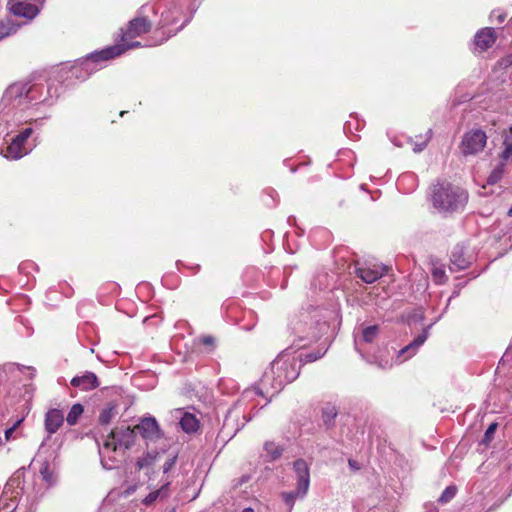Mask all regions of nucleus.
Instances as JSON below:
<instances>
[{"mask_svg":"<svg viewBox=\"0 0 512 512\" xmlns=\"http://www.w3.org/2000/svg\"><path fill=\"white\" fill-rule=\"evenodd\" d=\"M136 439L134 429L126 425L113 428L99 446L101 465L107 470L116 467L119 462L118 455L130 449Z\"/></svg>","mask_w":512,"mask_h":512,"instance_id":"obj_5","label":"nucleus"},{"mask_svg":"<svg viewBox=\"0 0 512 512\" xmlns=\"http://www.w3.org/2000/svg\"><path fill=\"white\" fill-rule=\"evenodd\" d=\"M264 450L270 457V460H276L281 457L283 449L276 445L274 442H266L264 444Z\"/></svg>","mask_w":512,"mask_h":512,"instance_id":"obj_26","label":"nucleus"},{"mask_svg":"<svg viewBox=\"0 0 512 512\" xmlns=\"http://www.w3.org/2000/svg\"><path fill=\"white\" fill-rule=\"evenodd\" d=\"M51 87L41 83L15 82L8 86L0 101V133L9 134L27 120L22 113L34 106L51 105Z\"/></svg>","mask_w":512,"mask_h":512,"instance_id":"obj_1","label":"nucleus"},{"mask_svg":"<svg viewBox=\"0 0 512 512\" xmlns=\"http://www.w3.org/2000/svg\"><path fill=\"white\" fill-rule=\"evenodd\" d=\"M496 41V33L493 28H483L479 30L474 37L475 49L479 52L486 51Z\"/></svg>","mask_w":512,"mask_h":512,"instance_id":"obj_16","label":"nucleus"},{"mask_svg":"<svg viewBox=\"0 0 512 512\" xmlns=\"http://www.w3.org/2000/svg\"><path fill=\"white\" fill-rule=\"evenodd\" d=\"M257 396H263V390L258 387H251L243 391L240 402L247 403Z\"/></svg>","mask_w":512,"mask_h":512,"instance_id":"obj_27","label":"nucleus"},{"mask_svg":"<svg viewBox=\"0 0 512 512\" xmlns=\"http://www.w3.org/2000/svg\"><path fill=\"white\" fill-rule=\"evenodd\" d=\"M503 150L500 154L502 163L512 158V127L510 128L509 134H506L503 139Z\"/></svg>","mask_w":512,"mask_h":512,"instance_id":"obj_23","label":"nucleus"},{"mask_svg":"<svg viewBox=\"0 0 512 512\" xmlns=\"http://www.w3.org/2000/svg\"><path fill=\"white\" fill-rule=\"evenodd\" d=\"M122 53L123 49L121 46H109L100 51L92 52L85 58L78 60L72 66L71 73L77 79L84 80L92 73L101 69L106 61L120 56Z\"/></svg>","mask_w":512,"mask_h":512,"instance_id":"obj_8","label":"nucleus"},{"mask_svg":"<svg viewBox=\"0 0 512 512\" xmlns=\"http://www.w3.org/2000/svg\"><path fill=\"white\" fill-rule=\"evenodd\" d=\"M32 133V128H25L12 139L9 145L1 149V154L10 160H18L27 155L31 151V148L27 147V140Z\"/></svg>","mask_w":512,"mask_h":512,"instance_id":"obj_9","label":"nucleus"},{"mask_svg":"<svg viewBox=\"0 0 512 512\" xmlns=\"http://www.w3.org/2000/svg\"><path fill=\"white\" fill-rule=\"evenodd\" d=\"M379 333V326L372 325L368 326L362 329L361 331V339L358 340L355 339V348L361 352V349L359 348L360 342L363 341L365 343H372L378 336Z\"/></svg>","mask_w":512,"mask_h":512,"instance_id":"obj_21","label":"nucleus"},{"mask_svg":"<svg viewBox=\"0 0 512 512\" xmlns=\"http://www.w3.org/2000/svg\"><path fill=\"white\" fill-rule=\"evenodd\" d=\"M487 142L486 133L481 129H472L465 133L461 147L464 155H474L481 152Z\"/></svg>","mask_w":512,"mask_h":512,"instance_id":"obj_10","label":"nucleus"},{"mask_svg":"<svg viewBox=\"0 0 512 512\" xmlns=\"http://www.w3.org/2000/svg\"><path fill=\"white\" fill-rule=\"evenodd\" d=\"M64 422V414L59 409H50L45 414V430L48 433V438L56 433Z\"/></svg>","mask_w":512,"mask_h":512,"instance_id":"obj_17","label":"nucleus"},{"mask_svg":"<svg viewBox=\"0 0 512 512\" xmlns=\"http://www.w3.org/2000/svg\"><path fill=\"white\" fill-rule=\"evenodd\" d=\"M456 491H457V489L455 486L446 487L445 490L442 492L441 496L439 497L438 501L440 503L449 502L456 495Z\"/></svg>","mask_w":512,"mask_h":512,"instance_id":"obj_34","label":"nucleus"},{"mask_svg":"<svg viewBox=\"0 0 512 512\" xmlns=\"http://www.w3.org/2000/svg\"><path fill=\"white\" fill-rule=\"evenodd\" d=\"M509 215H512V207L510 208L509 212H508Z\"/></svg>","mask_w":512,"mask_h":512,"instance_id":"obj_46","label":"nucleus"},{"mask_svg":"<svg viewBox=\"0 0 512 512\" xmlns=\"http://www.w3.org/2000/svg\"><path fill=\"white\" fill-rule=\"evenodd\" d=\"M323 355H324V353H320V352L307 353V354H299L298 356H296V358L298 359V364H300L301 362L310 363V362H314L317 359L321 358Z\"/></svg>","mask_w":512,"mask_h":512,"instance_id":"obj_36","label":"nucleus"},{"mask_svg":"<svg viewBox=\"0 0 512 512\" xmlns=\"http://www.w3.org/2000/svg\"><path fill=\"white\" fill-rule=\"evenodd\" d=\"M16 30L17 29L14 25H11L9 23H7V24L1 23L0 24V41L2 39H4L5 37H8L11 34L15 33Z\"/></svg>","mask_w":512,"mask_h":512,"instance_id":"obj_37","label":"nucleus"},{"mask_svg":"<svg viewBox=\"0 0 512 512\" xmlns=\"http://www.w3.org/2000/svg\"><path fill=\"white\" fill-rule=\"evenodd\" d=\"M429 328L430 326L424 329L422 333L419 334L411 343H409L408 345H406L405 347L398 351L396 356L397 363H402L403 361L411 358L413 355L416 354L419 347L422 346L424 342L427 340Z\"/></svg>","mask_w":512,"mask_h":512,"instance_id":"obj_13","label":"nucleus"},{"mask_svg":"<svg viewBox=\"0 0 512 512\" xmlns=\"http://www.w3.org/2000/svg\"><path fill=\"white\" fill-rule=\"evenodd\" d=\"M150 5L156 10V32L162 36L158 44L181 31L191 21L195 12L192 0H155Z\"/></svg>","mask_w":512,"mask_h":512,"instance_id":"obj_2","label":"nucleus"},{"mask_svg":"<svg viewBox=\"0 0 512 512\" xmlns=\"http://www.w3.org/2000/svg\"><path fill=\"white\" fill-rule=\"evenodd\" d=\"M427 145V140H424L420 143H415L414 146H413V151L418 153V152H421L424 150V148L426 147Z\"/></svg>","mask_w":512,"mask_h":512,"instance_id":"obj_41","label":"nucleus"},{"mask_svg":"<svg viewBox=\"0 0 512 512\" xmlns=\"http://www.w3.org/2000/svg\"><path fill=\"white\" fill-rule=\"evenodd\" d=\"M10 11L17 17L32 20L38 15L40 9L30 1H16L11 4Z\"/></svg>","mask_w":512,"mask_h":512,"instance_id":"obj_14","label":"nucleus"},{"mask_svg":"<svg viewBox=\"0 0 512 512\" xmlns=\"http://www.w3.org/2000/svg\"><path fill=\"white\" fill-rule=\"evenodd\" d=\"M117 414L116 406L113 404H108L99 415V422L102 425L109 424L113 418H115Z\"/></svg>","mask_w":512,"mask_h":512,"instance_id":"obj_24","label":"nucleus"},{"mask_svg":"<svg viewBox=\"0 0 512 512\" xmlns=\"http://www.w3.org/2000/svg\"><path fill=\"white\" fill-rule=\"evenodd\" d=\"M319 311L302 312L294 316L289 323L291 331L292 349L299 350L316 342L327 329V323L318 319Z\"/></svg>","mask_w":512,"mask_h":512,"instance_id":"obj_4","label":"nucleus"},{"mask_svg":"<svg viewBox=\"0 0 512 512\" xmlns=\"http://www.w3.org/2000/svg\"><path fill=\"white\" fill-rule=\"evenodd\" d=\"M431 200L434 209L439 213L452 214L464 210L468 193L459 186L442 182L434 186Z\"/></svg>","mask_w":512,"mask_h":512,"instance_id":"obj_6","label":"nucleus"},{"mask_svg":"<svg viewBox=\"0 0 512 512\" xmlns=\"http://www.w3.org/2000/svg\"><path fill=\"white\" fill-rule=\"evenodd\" d=\"M293 470L296 476L297 493L300 497H304L310 486V469L307 462L303 459H297L293 463Z\"/></svg>","mask_w":512,"mask_h":512,"instance_id":"obj_11","label":"nucleus"},{"mask_svg":"<svg viewBox=\"0 0 512 512\" xmlns=\"http://www.w3.org/2000/svg\"><path fill=\"white\" fill-rule=\"evenodd\" d=\"M179 423L182 430L186 433L196 432L199 428V421L196 416L188 412L183 413Z\"/></svg>","mask_w":512,"mask_h":512,"instance_id":"obj_22","label":"nucleus"},{"mask_svg":"<svg viewBox=\"0 0 512 512\" xmlns=\"http://www.w3.org/2000/svg\"><path fill=\"white\" fill-rule=\"evenodd\" d=\"M283 501L289 508V512L292 511L296 498L300 495L297 493V490L295 492H283L281 494Z\"/></svg>","mask_w":512,"mask_h":512,"instance_id":"obj_33","label":"nucleus"},{"mask_svg":"<svg viewBox=\"0 0 512 512\" xmlns=\"http://www.w3.org/2000/svg\"><path fill=\"white\" fill-rule=\"evenodd\" d=\"M497 429V423H491L485 431L484 434V442H490L493 438V435Z\"/></svg>","mask_w":512,"mask_h":512,"instance_id":"obj_38","label":"nucleus"},{"mask_svg":"<svg viewBox=\"0 0 512 512\" xmlns=\"http://www.w3.org/2000/svg\"><path fill=\"white\" fill-rule=\"evenodd\" d=\"M386 269L381 264L365 263L356 268V274L366 283H373L380 279Z\"/></svg>","mask_w":512,"mask_h":512,"instance_id":"obj_12","label":"nucleus"},{"mask_svg":"<svg viewBox=\"0 0 512 512\" xmlns=\"http://www.w3.org/2000/svg\"><path fill=\"white\" fill-rule=\"evenodd\" d=\"M294 354L292 347L287 348L265 370L260 383L266 394H277L299 376L301 365Z\"/></svg>","mask_w":512,"mask_h":512,"instance_id":"obj_3","label":"nucleus"},{"mask_svg":"<svg viewBox=\"0 0 512 512\" xmlns=\"http://www.w3.org/2000/svg\"><path fill=\"white\" fill-rule=\"evenodd\" d=\"M171 482L166 480L159 489L150 492L144 499L143 504L146 506L152 505L157 500L166 499L171 491H170Z\"/></svg>","mask_w":512,"mask_h":512,"instance_id":"obj_20","label":"nucleus"},{"mask_svg":"<svg viewBox=\"0 0 512 512\" xmlns=\"http://www.w3.org/2000/svg\"><path fill=\"white\" fill-rule=\"evenodd\" d=\"M73 387L82 391H89L99 386L98 378L93 372H85L83 375L75 376L71 380Z\"/></svg>","mask_w":512,"mask_h":512,"instance_id":"obj_19","label":"nucleus"},{"mask_svg":"<svg viewBox=\"0 0 512 512\" xmlns=\"http://www.w3.org/2000/svg\"><path fill=\"white\" fill-rule=\"evenodd\" d=\"M504 163L499 164L489 175L487 182L490 185L497 183L503 176Z\"/></svg>","mask_w":512,"mask_h":512,"instance_id":"obj_31","label":"nucleus"},{"mask_svg":"<svg viewBox=\"0 0 512 512\" xmlns=\"http://www.w3.org/2000/svg\"><path fill=\"white\" fill-rule=\"evenodd\" d=\"M40 474L42 475L43 479L46 482L50 481L51 475L49 471V465L47 463L43 464L42 467L40 468Z\"/></svg>","mask_w":512,"mask_h":512,"instance_id":"obj_39","label":"nucleus"},{"mask_svg":"<svg viewBox=\"0 0 512 512\" xmlns=\"http://www.w3.org/2000/svg\"><path fill=\"white\" fill-rule=\"evenodd\" d=\"M176 460H177V456H171V457H168L164 464H163V474H164V478L162 479L163 483L168 480L170 481V475H169V472L171 471V469L175 466L176 464Z\"/></svg>","mask_w":512,"mask_h":512,"instance_id":"obj_32","label":"nucleus"},{"mask_svg":"<svg viewBox=\"0 0 512 512\" xmlns=\"http://www.w3.org/2000/svg\"><path fill=\"white\" fill-rule=\"evenodd\" d=\"M431 274L433 281L438 285L444 284L447 281V276L442 266H433Z\"/></svg>","mask_w":512,"mask_h":512,"instance_id":"obj_29","label":"nucleus"},{"mask_svg":"<svg viewBox=\"0 0 512 512\" xmlns=\"http://www.w3.org/2000/svg\"><path fill=\"white\" fill-rule=\"evenodd\" d=\"M155 16L156 10L150 3L142 5L137 11L136 17L129 21L127 29L122 32L121 42L115 46H121L123 53L126 50L140 47L141 42L133 41V39L151 30L154 24L152 17Z\"/></svg>","mask_w":512,"mask_h":512,"instance_id":"obj_7","label":"nucleus"},{"mask_svg":"<svg viewBox=\"0 0 512 512\" xmlns=\"http://www.w3.org/2000/svg\"><path fill=\"white\" fill-rule=\"evenodd\" d=\"M337 416V410L334 406H326L322 412V418L327 427L334 424V420Z\"/></svg>","mask_w":512,"mask_h":512,"instance_id":"obj_28","label":"nucleus"},{"mask_svg":"<svg viewBox=\"0 0 512 512\" xmlns=\"http://www.w3.org/2000/svg\"><path fill=\"white\" fill-rule=\"evenodd\" d=\"M348 464H349L350 468L355 471L360 469L359 464L355 460L349 459Z\"/></svg>","mask_w":512,"mask_h":512,"instance_id":"obj_44","label":"nucleus"},{"mask_svg":"<svg viewBox=\"0 0 512 512\" xmlns=\"http://www.w3.org/2000/svg\"><path fill=\"white\" fill-rule=\"evenodd\" d=\"M154 460H155V458L153 456H151L150 454H146V455L142 456L136 462L137 470L140 471L142 469L150 467L153 464Z\"/></svg>","mask_w":512,"mask_h":512,"instance_id":"obj_35","label":"nucleus"},{"mask_svg":"<svg viewBox=\"0 0 512 512\" xmlns=\"http://www.w3.org/2000/svg\"><path fill=\"white\" fill-rule=\"evenodd\" d=\"M405 183L411 184V187L409 190L412 191L416 186L415 176L411 173L401 175L397 182L399 189H402Z\"/></svg>","mask_w":512,"mask_h":512,"instance_id":"obj_30","label":"nucleus"},{"mask_svg":"<svg viewBox=\"0 0 512 512\" xmlns=\"http://www.w3.org/2000/svg\"><path fill=\"white\" fill-rule=\"evenodd\" d=\"M20 423V420L16 422V424L8 429L5 430V438L6 440H9L11 435L13 434L14 430H15V427L16 425H18Z\"/></svg>","mask_w":512,"mask_h":512,"instance_id":"obj_42","label":"nucleus"},{"mask_svg":"<svg viewBox=\"0 0 512 512\" xmlns=\"http://www.w3.org/2000/svg\"><path fill=\"white\" fill-rule=\"evenodd\" d=\"M136 428L146 439H158L161 436L159 425L154 417L143 418Z\"/></svg>","mask_w":512,"mask_h":512,"instance_id":"obj_18","label":"nucleus"},{"mask_svg":"<svg viewBox=\"0 0 512 512\" xmlns=\"http://www.w3.org/2000/svg\"><path fill=\"white\" fill-rule=\"evenodd\" d=\"M82 413L83 406L81 404H74L66 417L67 423L71 426L75 425Z\"/></svg>","mask_w":512,"mask_h":512,"instance_id":"obj_25","label":"nucleus"},{"mask_svg":"<svg viewBox=\"0 0 512 512\" xmlns=\"http://www.w3.org/2000/svg\"><path fill=\"white\" fill-rule=\"evenodd\" d=\"M242 512H254V510L250 507L245 508Z\"/></svg>","mask_w":512,"mask_h":512,"instance_id":"obj_45","label":"nucleus"},{"mask_svg":"<svg viewBox=\"0 0 512 512\" xmlns=\"http://www.w3.org/2000/svg\"><path fill=\"white\" fill-rule=\"evenodd\" d=\"M214 338L212 336H205L202 338V343L204 345H210L212 346L214 344Z\"/></svg>","mask_w":512,"mask_h":512,"instance_id":"obj_43","label":"nucleus"},{"mask_svg":"<svg viewBox=\"0 0 512 512\" xmlns=\"http://www.w3.org/2000/svg\"><path fill=\"white\" fill-rule=\"evenodd\" d=\"M450 271H461L469 267L471 258L466 256V250L463 245H456L451 253Z\"/></svg>","mask_w":512,"mask_h":512,"instance_id":"obj_15","label":"nucleus"},{"mask_svg":"<svg viewBox=\"0 0 512 512\" xmlns=\"http://www.w3.org/2000/svg\"><path fill=\"white\" fill-rule=\"evenodd\" d=\"M491 18H496L498 23H502L505 18H506V15L504 13H501V12H498V11H493L491 13Z\"/></svg>","mask_w":512,"mask_h":512,"instance_id":"obj_40","label":"nucleus"}]
</instances>
